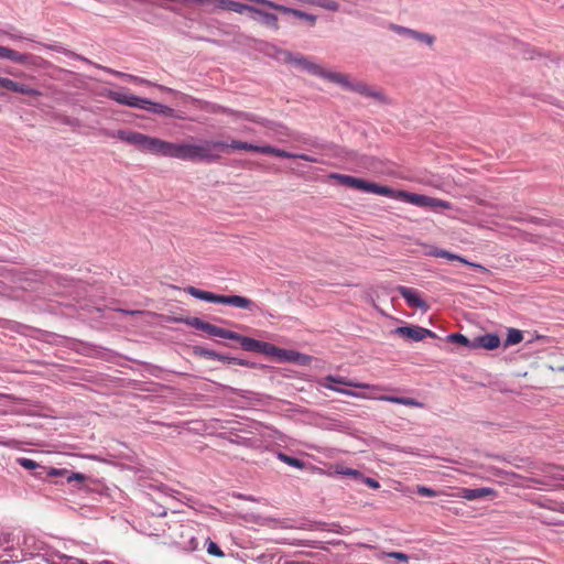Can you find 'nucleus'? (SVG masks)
I'll return each instance as SVG.
<instances>
[{
    "mask_svg": "<svg viewBox=\"0 0 564 564\" xmlns=\"http://www.w3.org/2000/svg\"><path fill=\"white\" fill-rule=\"evenodd\" d=\"M101 96L107 97L119 105L128 106L131 108L147 110L149 112L161 115L169 118H181L176 115V111L163 104L153 102L150 99L138 97L126 89L111 90L106 89L101 93Z\"/></svg>",
    "mask_w": 564,
    "mask_h": 564,
    "instance_id": "f257e3e1",
    "label": "nucleus"
},
{
    "mask_svg": "<svg viewBox=\"0 0 564 564\" xmlns=\"http://www.w3.org/2000/svg\"><path fill=\"white\" fill-rule=\"evenodd\" d=\"M226 145L225 141L204 140L199 144L180 142L178 160L215 162L220 159V148Z\"/></svg>",
    "mask_w": 564,
    "mask_h": 564,
    "instance_id": "f03ea898",
    "label": "nucleus"
},
{
    "mask_svg": "<svg viewBox=\"0 0 564 564\" xmlns=\"http://www.w3.org/2000/svg\"><path fill=\"white\" fill-rule=\"evenodd\" d=\"M332 77V83L337 84L347 90L357 93L368 98H372L383 105L392 104V99L389 98L383 93V90L369 86L364 82H351L349 79V76L346 74L338 73L337 75H333Z\"/></svg>",
    "mask_w": 564,
    "mask_h": 564,
    "instance_id": "7ed1b4c3",
    "label": "nucleus"
},
{
    "mask_svg": "<svg viewBox=\"0 0 564 564\" xmlns=\"http://www.w3.org/2000/svg\"><path fill=\"white\" fill-rule=\"evenodd\" d=\"M186 292L195 299L209 303L225 304L242 310H253L254 307V303L250 299L241 295H219L195 286H188Z\"/></svg>",
    "mask_w": 564,
    "mask_h": 564,
    "instance_id": "20e7f679",
    "label": "nucleus"
},
{
    "mask_svg": "<svg viewBox=\"0 0 564 564\" xmlns=\"http://www.w3.org/2000/svg\"><path fill=\"white\" fill-rule=\"evenodd\" d=\"M390 195H386V197L394 198V199H402L405 203L412 204L417 207L423 208H430V209H451L452 204L447 200H443L440 198L416 194V193H410L405 191H394L390 187Z\"/></svg>",
    "mask_w": 564,
    "mask_h": 564,
    "instance_id": "39448f33",
    "label": "nucleus"
},
{
    "mask_svg": "<svg viewBox=\"0 0 564 564\" xmlns=\"http://www.w3.org/2000/svg\"><path fill=\"white\" fill-rule=\"evenodd\" d=\"M330 178L336 180L339 184L344 186L359 189L362 192L372 193L381 196L391 194L389 186L379 185L355 176L333 173L330 174Z\"/></svg>",
    "mask_w": 564,
    "mask_h": 564,
    "instance_id": "423d86ee",
    "label": "nucleus"
},
{
    "mask_svg": "<svg viewBox=\"0 0 564 564\" xmlns=\"http://www.w3.org/2000/svg\"><path fill=\"white\" fill-rule=\"evenodd\" d=\"M209 110L212 112H223V113H228V115H235L237 118L260 123V124L267 127L268 129L274 131V133L278 137H281V138L282 137H285V138L291 137V133H290L289 129L286 127H284L283 124H281V123H276V122H272V121H269V120H265V119H261V118L254 117V116H252L250 113H247V112L232 111V110H230L228 108H225V107H221V106H213Z\"/></svg>",
    "mask_w": 564,
    "mask_h": 564,
    "instance_id": "0eeeda50",
    "label": "nucleus"
},
{
    "mask_svg": "<svg viewBox=\"0 0 564 564\" xmlns=\"http://www.w3.org/2000/svg\"><path fill=\"white\" fill-rule=\"evenodd\" d=\"M144 151L155 155L178 160L180 143L148 135Z\"/></svg>",
    "mask_w": 564,
    "mask_h": 564,
    "instance_id": "6e6552de",
    "label": "nucleus"
},
{
    "mask_svg": "<svg viewBox=\"0 0 564 564\" xmlns=\"http://www.w3.org/2000/svg\"><path fill=\"white\" fill-rule=\"evenodd\" d=\"M192 4H198L212 9H221L243 14L247 11H253L251 6L234 0H192Z\"/></svg>",
    "mask_w": 564,
    "mask_h": 564,
    "instance_id": "1a4fd4ad",
    "label": "nucleus"
},
{
    "mask_svg": "<svg viewBox=\"0 0 564 564\" xmlns=\"http://www.w3.org/2000/svg\"><path fill=\"white\" fill-rule=\"evenodd\" d=\"M389 29L397 33L398 35L411 39L415 42L422 43L429 47H432L435 43V36L430 33L420 32L406 26H402L399 24H390Z\"/></svg>",
    "mask_w": 564,
    "mask_h": 564,
    "instance_id": "9d476101",
    "label": "nucleus"
},
{
    "mask_svg": "<svg viewBox=\"0 0 564 564\" xmlns=\"http://www.w3.org/2000/svg\"><path fill=\"white\" fill-rule=\"evenodd\" d=\"M228 149L252 151L262 154H271L275 156L283 154L281 152H278V148H274L272 145H254L252 143L239 140H231L230 142H226V145L224 148H220V151H225Z\"/></svg>",
    "mask_w": 564,
    "mask_h": 564,
    "instance_id": "9b49d317",
    "label": "nucleus"
},
{
    "mask_svg": "<svg viewBox=\"0 0 564 564\" xmlns=\"http://www.w3.org/2000/svg\"><path fill=\"white\" fill-rule=\"evenodd\" d=\"M394 333L412 341H421L425 338H436V334L434 332L415 325L397 327Z\"/></svg>",
    "mask_w": 564,
    "mask_h": 564,
    "instance_id": "f8f14e48",
    "label": "nucleus"
},
{
    "mask_svg": "<svg viewBox=\"0 0 564 564\" xmlns=\"http://www.w3.org/2000/svg\"><path fill=\"white\" fill-rule=\"evenodd\" d=\"M185 323L196 329L206 332L210 336L229 339L231 330L218 327L214 324L204 322L198 317H189L185 319Z\"/></svg>",
    "mask_w": 564,
    "mask_h": 564,
    "instance_id": "ddd939ff",
    "label": "nucleus"
},
{
    "mask_svg": "<svg viewBox=\"0 0 564 564\" xmlns=\"http://www.w3.org/2000/svg\"><path fill=\"white\" fill-rule=\"evenodd\" d=\"M229 339L238 341L246 351H258L268 355V350L270 349L269 343L260 341L232 330Z\"/></svg>",
    "mask_w": 564,
    "mask_h": 564,
    "instance_id": "4468645a",
    "label": "nucleus"
},
{
    "mask_svg": "<svg viewBox=\"0 0 564 564\" xmlns=\"http://www.w3.org/2000/svg\"><path fill=\"white\" fill-rule=\"evenodd\" d=\"M398 292L410 307L419 308L423 312L429 310L427 303L421 297L417 290L401 285L398 286Z\"/></svg>",
    "mask_w": 564,
    "mask_h": 564,
    "instance_id": "2eb2a0df",
    "label": "nucleus"
},
{
    "mask_svg": "<svg viewBox=\"0 0 564 564\" xmlns=\"http://www.w3.org/2000/svg\"><path fill=\"white\" fill-rule=\"evenodd\" d=\"M268 355L274 356L279 360H282V361H291V362H297V364H305V361L307 359H310V357H307L301 352H297L295 350L282 349V348L275 347L271 344H270V349L268 350Z\"/></svg>",
    "mask_w": 564,
    "mask_h": 564,
    "instance_id": "dca6fc26",
    "label": "nucleus"
},
{
    "mask_svg": "<svg viewBox=\"0 0 564 564\" xmlns=\"http://www.w3.org/2000/svg\"><path fill=\"white\" fill-rule=\"evenodd\" d=\"M112 137H116L129 144H133L138 147V149L141 151H144L148 139V135L144 133L128 130H118L116 133L112 134Z\"/></svg>",
    "mask_w": 564,
    "mask_h": 564,
    "instance_id": "f3484780",
    "label": "nucleus"
},
{
    "mask_svg": "<svg viewBox=\"0 0 564 564\" xmlns=\"http://www.w3.org/2000/svg\"><path fill=\"white\" fill-rule=\"evenodd\" d=\"M500 346V337L495 334H485L482 336H478L473 340L471 349H487V350H494L497 349Z\"/></svg>",
    "mask_w": 564,
    "mask_h": 564,
    "instance_id": "a211bd4d",
    "label": "nucleus"
},
{
    "mask_svg": "<svg viewBox=\"0 0 564 564\" xmlns=\"http://www.w3.org/2000/svg\"><path fill=\"white\" fill-rule=\"evenodd\" d=\"M251 9L254 11H247V13L250 14L251 19L259 21L260 23H262L271 29H274V30L279 29L278 17L275 14L265 12V11L258 9L256 7H252V6H251Z\"/></svg>",
    "mask_w": 564,
    "mask_h": 564,
    "instance_id": "6ab92c4d",
    "label": "nucleus"
},
{
    "mask_svg": "<svg viewBox=\"0 0 564 564\" xmlns=\"http://www.w3.org/2000/svg\"><path fill=\"white\" fill-rule=\"evenodd\" d=\"M496 491L489 487L481 488H462L459 497L466 500H477L485 497H495Z\"/></svg>",
    "mask_w": 564,
    "mask_h": 564,
    "instance_id": "aec40b11",
    "label": "nucleus"
},
{
    "mask_svg": "<svg viewBox=\"0 0 564 564\" xmlns=\"http://www.w3.org/2000/svg\"><path fill=\"white\" fill-rule=\"evenodd\" d=\"M322 382H327V383L335 384V386L341 384V386H346V387H354V388H360V389H377L376 386H371V384L362 383V382H355V381L348 380L344 377L333 376V375L326 376Z\"/></svg>",
    "mask_w": 564,
    "mask_h": 564,
    "instance_id": "412c9836",
    "label": "nucleus"
},
{
    "mask_svg": "<svg viewBox=\"0 0 564 564\" xmlns=\"http://www.w3.org/2000/svg\"><path fill=\"white\" fill-rule=\"evenodd\" d=\"M429 254L432 256V257H436V258H445V259H447L449 261H459V262H462V263H464L466 265H470V267H474V268L482 269V267L480 264H476V263L469 262L465 258H463V257H460L458 254H455L453 252H449L447 250H444V249L435 248L432 251H430Z\"/></svg>",
    "mask_w": 564,
    "mask_h": 564,
    "instance_id": "4be33fe9",
    "label": "nucleus"
},
{
    "mask_svg": "<svg viewBox=\"0 0 564 564\" xmlns=\"http://www.w3.org/2000/svg\"><path fill=\"white\" fill-rule=\"evenodd\" d=\"M0 58L9 59V61H12V62L19 63V64H25L29 62L30 55L19 53L12 48L7 47V46H0Z\"/></svg>",
    "mask_w": 564,
    "mask_h": 564,
    "instance_id": "5701e85b",
    "label": "nucleus"
},
{
    "mask_svg": "<svg viewBox=\"0 0 564 564\" xmlns=\"http://www.w3.org/2000/svg\"><path fill=\"white\" fill-rule=\"evenodd\" d=\"M303 69L307 70L310 74H313L315 76H318V77H322V78H325L329 82H332V76L333 75H337L338 72H329V70H326L325 68H323L321 65L314 63V62H311L308 59V62L305 64V66L303 67Z\"/></svg>",
    "mask_w": 564,
    "mask_h": 564,
    "instance_id": "b1692460",
    "label": "nucleus"
},
{
    "mask_svg": "<svg viewBox=\"0 0 564 564\" xmlns=\"http://www.w3.org/2000/svg\"><path fill=\"white\" fill-rule=\"evenodd\" d=\"M202 355L209 358V359H214V360H219V361H223V362H228V364H236V365H239V366H248V361L243 360V359H238V358H235V357H229V356H225V355H221V354H218L214 350H203L202 351Z\"/></svg>",
    "mask_w": 564,
    "mask_h": 564,
    "instance_id": "393cba45",
    "label": "nucleus"
},
{
    "mask_svg": "<svg viewBox=\"0 0 564 564\" xmlns=\"http://www.w3.org/2000/svg\"><path fill=\"white\" fill-rule=\"evenodd\" d=\"M381 401H387L391 403L403 404L406 406L413 408H423L424 404L415 399L406 398V397H393V395H382L379 398Z\"/></svg>",
    "mask_w": 564,
    "mask_h": 564,
    "instance_id": "a878e982",
    "label": "nucleus"
},
{
    "mask_svg": "<svg viewBox=\"0 0 564 564\" xmlns=\"http://www.w3.org/2000/svg\"><path fill=\"white\" fill-rule=\"evenodd\" d=\"M543 473L546 477L553 479V480H561L564 481V468L553 465H546L543 468Z\"/></svg>",
    "mask_w": 564,
    "mask_h": 564,
    "instance_id": "bb28decb",
    "label": "nucleus"
},
{
    "mask_svg": "<svg viewBox=\"0 0 564 564\" xmlns=\"http://www.w3.org/2000/svg\"><path fill=\"white\" fill-rule=\"evenodd\" d=\"M278 152L283 153L282 155H278L279 158L300 159V160H304V161L311 162V163H317L318 162V159L316 156H312V155L304 154V153H292V152H288L285 150L279 149V148H278Z\"/></svg>",
    "mask_w": 564,
    "mask_h": 564,
    "instance_id": "cd10ccee",
    "label": "nucleus"
},
{
    "mask_svg": "<svg viewBox=\"0 0 564 564\" xmlns=\"http://www.w3.org/2000/svg\"><path fill=\"white\" fill-rule=\"evenodd\" d=\"M522 339H523V334L521 330L516 329V328H509L508 333H507L505 346L508 347V346L517 345V344L521 343Z\"/></svg>",
    "mask_w": 564,
    "mask_h": 564,
    "instance_id": "c85d7f7f",
    "label": "nucleus"
},
{
    "mask_svg": "<svg viewBox=\"0 0 564 564\" xmlns=\"http://www.w3.org/2000/svg\"><path fill=\"white\" fill-rule=\"evenodd\" d=\"M310 4L332 12H337L339 10V3L335 0H311Z\"/></svg>",
    "mask_w": 564,
    "mask_h": 564,
    "instance_id": "c756f323",
    "label": "nucleus"
},
{
    "mask_svg": "<svg viewBox=\"0 0 564 564\" xmlns=\"http://www.w3.org/2000/svg\"><path fill=\"white\" fill-rule=\"evenodd\" d=\"M283 55H284L285 62L294 64L301 68H303L305 66V64L308 62V59L301 54L294 55L290 52H284Z\"/></svg>",
    "mask_w": 564,
    "mask_h": 564,
    "instance_id": "7c9ffc66",
    "label": "nucleus"
},
{
    "mask_svg": "<svg viewBox=\"0 0 564 564\" xmlns=\"http://www.w3.org/2000/svg\"><path fill=\"white\" fill-rule=\"evenodd\" d=\"M101 68L104 70L112 74V75L127 78L128 80L137 83V84H150L149 80H147L144 78H141V77H138V76H134V75L124 74V73H121V72H118V70H113V69H110V68H107V67H101Z\"/></svg>",
    "mask_w": 564,
    "mask_h": 564,
    "instance_id": "2f4dec72",
    "label": "nucleus"
},
{
    "mask_svg": "<svg viewBox=\"0 0 564 564\" xmlns=\"http://www.w3.org/2000/svg\"><path fill=\"white\" fill-rule=\"evenodd\" d=\"M322 387L326 388V389H329V390H333L335 392H338L340 394H345V395H349V397H354V398H362L361 394L352 391V390H349V389H344V388H340V386H335V384H330V383H327V382H321L319 383Z\"/></svg>",
    "mask_w": 564,
    "mask_h": 564,
    "instance_id": "473e14b6",
    "label": "nucleus"
},
{
    "mask_svg": "<svg viewBox=\"0 0 564 564\" xmlns=\"http://www.w3.org/2000/svg\"><path fill=\"white\" fill-rule=\"evenodd\" d=\"M54 556H56L58 561H52L50 564H85L83 560L65 554L56 553Z\"/></svg>",
    "mask_w": 564,
    "mask_h": 564,
    "instance_id": "72a5a7b5",
    "label": "nucleus"
},
{
    "mask_svg": "<svg viewBox=\"0 0 564 564\" xmlns=\"http://www.w3.org/2000/svg\"><path fill=\"white\" fill-rule=\"evenodd\" d=\"M278 458L288 464L289 466H292V467H295V468H303L304 467V462L299 459V458H295V457H292V456H288L286 454H283V453H279L278 454Z\"/></svg>",
    "mask_w": 564,
    "mask_h": 564,
    "instance_id": "f704fd0d",
    "label": "nucleus"
},
{
    "mask_svg": "<svg viewBox=\"0 0 564 564\" xmlns=\"http://www.w3.org/2000/svg\"><path fill=\"white\" fill-rule=\"evenodd\" d=\"M15 93H19L22 95H28V96H35V97L42 95V93L40 90H37L29 85L22 84V83H18Z\"/></svg>",
    "mask_w": 564,
    "mask_h": 564,
    "instance_id": "c9c22d12",
    "label": "nucleus"
},
{
    "mask_svg": "<svg viewBox=\"0 0 564 564\" xmlns=\"http://www.w3.org/2000/svg\"><path fill=\"white\" fill-rule=\"evenodd\" d=\"M448 340L449 341H453V343H457V344H460L463 346H466L468 348L471 349V344H473V340H469L465 335L463 334H451L448 335Z\"/></svg>",
    "mask_w": 564,
    "mask_h": 564,
    "instance_id": "e433bc0d",
    "label": "nucleus"
},
{
    "mask_svg": "<svg viewBox=\"0 0 564 564\" xmlns=\"http://www.w3.org/2000/svg\"><path fill=\"white\" fill-rule=\"evenodd\" d=\"M207 552L208 554L216 557H223L225 555L221 549L218 546V544L212 540L207 541Z\"/></svg>",
    "mask_w": 564,
    "mask_h": 564,
    "instance_id": "4c0bfd02",
    "label": "nucleus"
},
{
    "mask_svg": "<svg viewBox=\"0 0 564 564\" xmlns=\"http://www.w3.org/2000/svg\"><path fill=\"white\" fill-rule=\"evenodd\" d=\"M382 557H392V558H395L398 561L405 562V563L409 561V555L405 553H402V552H383V553H381L379 558H382Z\"/></svg>",
    "mask_w": 564,
    "mask_h": 564,
    "instance_id": "58836bf2",
    "label": "nucleus"
},
{
    "mask_svg": "<svg viewBox=\"0 0 564 564\" xmlns=\"http://www.w3.org/2000/svg\"><path fill=\"white\" fill-rule=\"evenodd\" d=\"M18 464L21 467H23L25 469H30V470L40 467V465L35 460H33L31 458H25V457L18 458Z\"/></svg>",
    "mask_w": 564,
    "mask_h": 564,
    "instance_id": "ea45409f",
    "label": "nucleus"
},
{
    "mask_svg": "<svg viewBox=\"0 0 564 564\" xmlns=\"http://www.w3.org/2000/svg\"><path fill=\"white\" fill-rule=\"evenodd\" d=\"M17 85H18V82H14L7 77H0V87L7 88V89L15 93Z\"/></svg>",
    "mask_w": 564,
    "mask_h": 564,
    "instance_id": "a19ab883",
    "label": "nucleus"
},
{
    "mask_svg": "<svg viewBox=\"0 0 564 564\" xmlns=\"http://www.w3.org/2000/svg\"><path fill=\"white\" fill-rule=\"evenodd\" d=\"M416 492L420 495V496H423V497H435L437 496V492L430 488V487H425V486H419L417 489H416Z\"/></svg>",
    "mask_w": 564,
    "mask_h": 564,
    "instance_id": "79ce46f5",
    "label": "nucleus"
},
{
    "mask_svg": "<svg viewBox=\"0 0 564 564\" xmlns=\"http://www.w3.org/2000/svg\"><path fill=\"white\" fill-rule=\"evenodd\" d=\"M66 479H67V482L84 481L86 479V476L80 473H70V474H67Z\"/></svg>",
    "mask_w": 564,
    "mask_h": 564,
    "instance_id": "37998d69",
    "label": "nucleus"
},
{
    "mask_svg": "<svg viewBox=\"0 0 564 564\" xmlns=\"http://www.w3.org/2000/svg\"><path fill=\"white\" fill-rule=\"evenodd\" d=\"M68 474V470L67 469H58V468H50V470L47 471V475L51 476V477H56V476H66Z\"/></svg>",
    "mask_w": 564,
    "mask_h": 564,
    "instance_id": "c03bdc74",
    "label": "nucleus"
},
{
    "mask_svg": "<svg viewBox=\"0 0 564 564\" xmlns=\"http://www.w3.org/2000/svg\"><path fill=\"white\" fill-rule=\"evenodd\" d=\"M364 482L372 489H378L380 487V484L376 479L370 477L365 478Z\"/></svg>",
    "mask_w": 564,
    "mask_h": 564,
    "instance_id": "a18cd8bd",
    "label": "nucleus"
},
{
    "mask_svg": "<svg viewBox=\"0 0 564 564\" xmlns=\"http://www.w3.org/2000/svg\"><path fill=\"white\" fill-rule=\"evenodd\" d=\"M343 475H348V476H352V477H359L361 476L360 473L358 470H355V469H351V468H347L345 469L344 471H341Z\"/></svg>",
    "mask_w": 564,
    "mask_h": 564,
    "instance_id": "49530a36",
    "label": "nucleus"
},
{
    "mask_svg": "<svg viewBox=\"0 0 564 564\" xmlns=\"http://www.w3.org/2000/svg\"><path fill=\"white\" fill-rule=\"evenodd\" d=\"M533 482H534V484H539V485H549V482H547V481H545V480H540V479H533Z\"/></svg>",
    "mask_w": 564,
    "mask_h": 564,
    "instance_id": "de8ad7c7",
    "label": "nucleus"
},
{
    "mask_svg": "<svg viewBox=\"0 0 564 564\" xmlns=\"http://www.w3.org/2000/svg\"><path fill=\"white\" fill-rule=\"evenodd\" d=\"M0 560L3 562V563H8L9 560L7 557H4L3 555L0 556Z\"/></svg>",
    "mask_w": 564,
    "mask_h": 564,
    "instance_id": "09e8293b",
    "label": "nucleus"
},
{
    "mask_svg": "<svg viewBox=\"0 0 564 564\" xmlns=\"http://www.w3.org/2000/svg\"><path fill=\"white\" fill-rule=\"evenodd\" d=\"M161 90H171L170 88L167 87H164V86H159Z\"/></svg>",
    "mask_w": 564,
    "mask_h": 564,
    "instance_id": "8fccbe9b",
    "label": "nucleus"
},
{
    "mask_svg": "<svg viewBox=\"0 0 564 564\" xmlns=\"http://www.w3.org/2000/svg\"><path fill=\"white\" fill-rule=\"evenodd\" d=\"M560 371H564V367H560Z\"/></svg>",
    "mask_w": 564,
    "mask_h": 564,
    "instance_id": "3c124183",
    "label": "nucleus"
}]
</instances>
